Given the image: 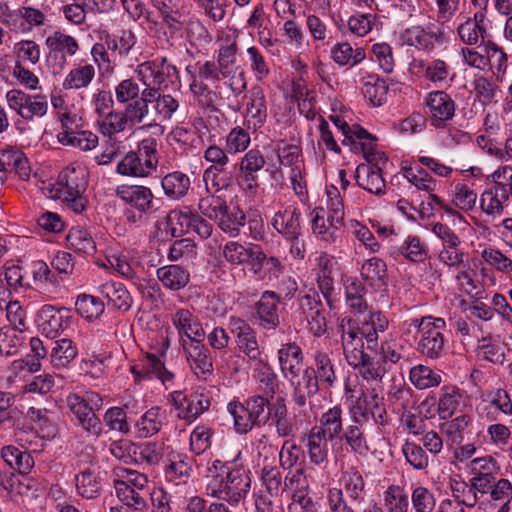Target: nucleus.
Listing matches in <instances>:
<instances>
[{"instance_id":"3","label":"nucleus","mask_w":512,"mask_h":512,"mask_svg":"<svg viewBox=\"0 0 512 512\" xmlns=\"http://www.w3.org/2000/svg\"><path fill=\"white\" fill-rule=\"evenodd\" d=\"M388 325V319L380 311H370L361 327L353 325L349 318H342L339 329L347 363L357 365L366 356L363 340H366L368 349H374L378 343V333L384 332Z\"/></svg>"},{"instance_id":"37","label":"nucleus","mask_w":512,"mask_h":512,"mask_svg":"<svg viewBox=\"0 0 512 512\" xmlns=\"http://www.w3.org/2000/svg\"><path fill=\"white\" fill-rule=\"evenodd\" d=\"M278 361L285 379L294 378L303 370V354L301 348L294 343L282 345L278 350Z\"/></svg>"},{"instance_id":"57","label":"nucleus","mask_w":512,"mask_h":512,"mask_svg":"<svg viewBox=\"0 0 512 512\" xmlns=\"http://www.w3.org/2000/svg\"><path fill=\"white\" fill-rule=\"evenodd\" d=\"M253 365V378L258 384V390L266 396H273L277 383V375L267 362L266 357L251 362Z\"/></svg>"},{"instance_id":"50","label":"nucleus","mask_w":512,"mask_h":512,"mask_svg":"<svg viewBox=\"0 0 512 512\" xmlns=\"http://www.w3.org/2000/svg\"><path fill=\"white\" fill-rule=\"evenodd\" d=\"M156 275L163 287L177 291L184 288L190 281V273L180 265H165L157 269Z\"/></svg>"},{"instance_id":"16","label":"nucleus","mask_w":512,"mask_h":512,"mask_svg":"<svg viewBox=\"0 0 512 512\" xmlns=\"http://www.w3.org/2000/svg\"><path fill=\"white\" fill-rule=\"evenodd\" d=\"M73 316L69 309L53 305H43L37 313L36 324L40 333L47 338L55 339L67 331Z\"/></svg>"},{"instance_id":"39","label":"nucleus","mask_w":512,"mask_h":512,"mask_svg":"<svg viewBox=\"0 0 512 512\" xmlns=\"http://www.w3.org/2000/svg\"><path fill=\"white\" fill-rule=\"evenodd\" d=\"M148 106L143 101H134L129 104L124 112L110 114L108 128H125L135 126L143 121L148 114Z\"/></svg>"},{"instance_id":"34","label":"nucleus","mask_w":512,"mask_h":512,"mask_svg":"<svg viewBox=\"0 0 512 512\" xmlns=\"http://www.w3.org/2000/svg\"><path fill=\"white\" fill-rule=\"evenodd\" d=\"M104 43L107 50L112 53L118 64H122L129 56L137 43L135 33L130 29H122L120 31L107 34L104 37Z\"/></svg>"},{"instance_id":"64","label":"nucleus","mask_w":512,"mask_h":512,"mask_svg":"<svg viewBox=\"0 0 512 512\" xmlns=\"http://www.w3.org/2000/svg\"><path fill=\"white\" fill-rule=\"evenodd\" d=\"M382 505L385 512H408L409 498L399 485H389L382 494Z\"/></svg>"},{"instance_id":"8","label":"nucleus","mask_w":512,"mask_h":512,"mask_svg":"<svg viewBox=\"0 0 512 512\" xmlns=\"http://www.w3.org/2000/svg\"><path fill=\"white\" fill-rule=\"evenodd\" d=\"M67 407L77 424L92 436H98L102 432V426L95 410L101 408L102 397L93 391L83 395L70 393L66 398Z\"/></svg>"},{"instance_id":"63","label":"nucleus","mask_w":512,"mask_h":512,"mask_svg":"<svg viewBox=\"0 0 512 512\" xmlns=\"http://www.w3.org/2000/svg\"><path fill=\"white\" fill-rule=\"evenodd\" d=\"M95 67L92 64L76 65L65 76L62 86L66 90L87 88L95 78Z\"/></svg>"},{"instance_id":"27","label":"nucleus","mask_w":512,"mask_h":512,"mask_svg":"<svg viewBox=\"0 0 512 512\" xmlns=\"http://www.w3.org/2000/svg\"><path fill=\"white\" fill-rule=\"evenodd\" d=\"M117 197L125 204L145 214L152 209L154 195L150 188L143 185H119L116 188Z\"/></svg>"},{"instance_id":"18","label":"nucleus","mask_w":512,"mask_h":512,"mask_svg":"<svg viewBox=\"0 0 512 512\" xmlns=\"http://www.w3.org/2000/svg\"><path fill=\"white\" fill-rule=\"evenodd\" d=\"M170 401L177 416L189 423L206 411L210 405L208 396L199 390L190 395H185L182 391H174L170 394Z\"/></svg>"},{"instance_id":"62","label":"nucleus","mask_w":512,"mask_h":512,"mask_svg":"<svg viewBox=\"0 0 512 512\" xmlns=\"http://www.w3.org/2000/svg\"><path fill=\"white\" fill-rule=\"evenodd\" d=\"M191 182L188 175L180 171H174L165 175L161 180L164 194L173 200H179L186 196Z\"/></svg>"},{"instance_id":"45","label":"nucleus","mask_w":512,"mask_h":512,"mask_svg":"<svg viewBox=\"0 0 512 512\" xmlns=\"http://www.w3.org/2000/svg\"><path fill=\"white\" fill-rule=\"evenodd\" d=\"M486 28L484 12H475L472 18H466L463 22L459 23L457 33L463 43L475 45L479 39L484 38Z\"/></svg>"},{"instance_id":"49","label":"nucleus","mask_w":512,"mask_h":512,"mask_svg":"<svg viewBox=\"0 0 512 512\" xmlns=\"http://www.w3.org/2000/svg\"><path fill=\"white\" fill-rule=\"evenodd\" d=\"M264 165L265 159L258 150L251 149L242 157L239 169L247 189L254 190L257 187V173Z\"/></svg>"},{"instance_id":"13","label":"nucleus","mask_w":512,"mask_h":512,"mask_svg":"<svg viewBox=\"0 0 512 512\" xmlns=\"http://www.w3.org/2000/svg\"><path fill=\"white\" fill-rule=\"evenodd\" d=\"M135 74L144 86L160 88L177 87L180 83L179 72L166 58L145 61L137 66Z\"/></svg>"},{"instance_id":"10","label":"nucleus","mask_w":512,"mask_h":512,"mask_svg":"<svg viewBox=\"0 0 512 512\" xmlns=\"http://www.w3.org/2000/svg\"><path fill=\"white\" fill-rule=\"evenodd\" d=\"M169 346L170 341L168 338H165L160 356H156L153 353H146L130 366V372L135 382L157 379L166 389L174 385L175 375L173 372L166 369L162 359Z\"/></svg>"},{"instance_id":"30","label":"nucleus","mask_w":512,"mask_h":512,"mask_svg":"<svg viewBox=\"0 0 512 512\" xmlns=\"http://www.w3.org/2000/svg\"><path fill=\"white\" fill-rule=\"evenodd\" d=\"M166 409L161 406H152L146 410L134 423L136 438L146 439L158 434L166 424Z\"/></svg>"},{"instance_id":"23","label":"nucleus","mask_w":512,"mask_h":512,"mask_svg":"<svg viewBox=\"0 0 512 512\" xmlns=\"http://www.w3.org/2000/svg\"><path fill=\"white\" fill-rule=\"evenodd\" d=\"M183 351L196 377L207 380L213 373V362L209 350L201 342L186 343L184 341Z\"/></svg>"},{"instance_id":"53","label":"nucleus","mask_w":512,"mask_h":512,"mask_svg":"<svg viewBox=\"0 0 512 512\" xmlns=\"http://www.w3.org/2000/svg\"><path fill=\"white\" fill-rule=\"evenodd\" d=\"M488 404L482 408V417L486 420L493 421L496 416L492 411L495 408L498 412L505 416L512 415V400L509 393L502 388L490 391L487 394Z\"/></svg>"},{"instance_id":"28","label":"nucleus","mask_w":512,"mask_h":512,"mask_svg":"<svg viewBox=\"0 0 512 512\" xmlns=\"http://www.w3.org/2000/svg\"><path fill=\"white\" fill-rule=\"evenodd\" d=\"M292 388V398L296 405L305 406L307 400L316 395L319 391L320 384L315 378L314 370L311 367L303 369L300 374H296L294 378L286 379Z\"/></svg>"},{"instance_id":"1","label":"nucleus","mask_w":512,"mask_h":512,"mask_svg":"<svg viewBox=\"0 0 512 512\" xmlns=\"http://www.w3.org/2000/svg\"><path fill=\"white\" fill-rule=\"evenodd\" d=\"M241 453L231 462L213 460L206 469V495L225 501L236 508L244 503L250 493L252 476L250 469L240 462Z\"/></svg>"},{"instance_id":"58","label":"nucleus","mask_w":512,"mask_h":512,"mask_svg":"<svg viewBox=\"0 0 512 512\" xmlns=\"http://www.w3.org/2000/svg\"><path fill=\"white\" fill-rule=\"evenodd\" d=\"M269 418L276 428L279 437H288L293 432V422L288 416L284 398L277 397L269 406Z\"/></svg>"},{"instance_id":"35","label":"nucleus","mask_w":512,"mask_h":512,"mask_svg":"<svg viewBox=\"0 0 512 512\" xmlns=\"http://www.w3.org/2000/svg\"><path fill=\"white\" fill-rule=\"evenodd\" d=\"M72 2L62 7L65 19L74 25L85 22L88 13L103 12L106 9L107 0H71Z\"/></svg>"},{"instance_id":"31","label":"nucleus","mask_w":512,"mask_h":512,"mask_svg":"<svg viewBox=\"0 0 512 512\" xmlns=\"http://www.w3.org/2000/svg\"><path fill=\"white\" fill-rule=\"evenodd\" d=\"M328 441V437L323 435L320 429H314L313 427L303 438L310 463L320 469H325L329 463Z\"/></svg>"},{"instance_id":"51","label":"nucleus","mask_w":512,"mask_h":512,"mask_svg":"<svg viewBox=\"0 0 512 512\" xmlns=\"http://www.w3.org/2000/svg\"><path fill=\"white\" fill-rule=\"evenodd\" d=\"M279 296L272 291H265L257 304V314L261 325L266 329H274L279 325L277 303Z\"/></svg>"},{"instance_id":"29","label":"nucleus","mask_w":512,"mask_h":512,"mask_svg":"<svg viewBox=\"0 0 512 512\" xmlns=\"http://www.w3.org/2000/svg\"><path fill=\"white\" fill-rule=\"evenodd\" d=\"M355 81L361 85V91L374 106H381L387 98L388 85L375 73L360 68L357 70Z\"/></svg>"},{"instance_id":"26","label":"nucleus","mask_w":512,"mask_h":512,"mask_svg":"<svg viewBox=\"0 0 512 512\" xmlns=\"http://www.w3.org/2000/svg\"><path fill=\"white\" fill-rule=\"evenodd\" d=\"M222 256L230 265H248L250 269L254 261L259 260L260 246L252 243H241L239 241H228L222 248Z\"/></svg>"},{"instance_id":"46","label":"nucleus","mask_w":512,"mask_h":512,"mask_svg":"<svg viewBox=\"0 0 512 512\" xmlns=\"http://www.w3.org/2000/svg\"><path fill=\"white\" fill-rule=\"evenodd\" d=\"M355 178L359 187L372 194L381 195L385 192L382 171L371 164H359L355 171Z\"/></svg>"},{"instance_id":"24","label":"nucleus","mask_w":512,"mask_h":512,"mask_svg":"<svg viewBox=\"0 0 512 512\" xmlns=\"http://www.w3.org/2000/svg\"><path fill=\"white\" fill-rule=\"evenodd\" d=\"M300 309L309 331L315 336H322L326 332L327 323L316 291L301 298Z\"/></svg>"},{"instance_id":"59","label":"nucleus","mask_w":512,"mask_h":512,"mask_svg":"<svg viewBox=\"0 0 512 512\" xmlns=\"http://www.w3.org/2000/svg\"><path fill=\"white\" fill-rule=\"evenodd\" d=\"M314 429H320L323 435L330 441L340 438L343 433L342 409L336 405L325 411L320 419L319 425L313 426Z\"/></svg>"},{"instance_id":"43","label":"nucleus","mask_w":512,"mask_h":512,"mask_svg":"<svg viewBox=\"0 0 512 512\" xmlns=\"http://www.w3.org/2000/svg\"><path fill=\"white\" fill-rule=\"evenodd\" d=\"M463 401L462 390L453 384H445L440 388L437 399V412L440 419H449Z\"/></svg>"},{"instance_id":"48","label":"nucleus","mask_w":512,"mask_h":512,"mask_svg":"<svg viewBox=\"0 0 512 512\" xmlns=\"http://www.w3.org/2000/svg\"><path fill=\"white\" fill-rule=\"evenodd\" d=\"M439 426L440 432L451 444H461L465 435L471 433L472 417L467 414L458 415L455 418L444 419Z\"/></svg>"},{"instance_id":"55","label":"nucleus","mask_w":512,"mask_h":512,"mask_svg":"<svg viewBox=\"0 0 512 512\" xmlns=\"http://www.w3.org/2000/svg\"><path fill=\"white\" fill-rule=\"evenodd\" d=\"M346 305L356 314H362L367 310L364 299L365 287L356 277L343 278Z\"/></svg>"},{"instance_id":"11","label":"nucleus","mask_w":512,"mask_h":512,"mask_svg":"<svg viewBox=\"0 0 512 512\" xmlns=\"http://www.w3.org/2000/svg\"><path fill=\"white\" fill-rule=\"evenodd\" d=\"M114 488L117 498L126 506L139 509L144 505V499L140 496L148 483L145 474L127 468L115 469Z\"/></svg>"},{"instance_id":"19","label":"nucleus","mask_w":512,"mask_h":512,"mask_svg":"<svg viewBox=\"0 0 512 512\" xmlns=\"http://www.w3.org/2000/svg\"><path fill=\"white\" fill-rule=\"evenodd\" d=\"M171 323L176 329L179 339L184 344L202 342L205 338L203 325L192 311L186 308H177L170 316Z\"/></svg>"},{"instance_id":"52","label":"nucleus","mask_w":512,"mask_h":512,"mask_svg":"<svg viewBox=\"0 0 512 512\" xmlns=\"http://www.w3.org/2000/svg\"><path fill=\"white\" fill-rule=\"evenodd\" d=\"M26 420L42 434V437L51 439L57 433L54 413L46 408L30 407L26 413Z\"/></svg>"},{"instance_id":"47","label":"nucleus","mask_w":512,"mask_h":512,"mask_svg":"<svg viewBox=\"0 0 512 512\" xmlns=\"http://www.w3.org/2000/svg\"><path fill=\"white\" fill-rule=\"evenodd\" d=\"M56 138L62 145L83 151L92 150L99 143L98 135L92 130H57Z\"/></svg>"},{"instance_id":"38","label":"nucleus","mask_w":512,"mask_h":512,"mask_svg":"<svg viewBox=\"0 0 512 512\" xmlns=\"http://www.w3.org/2000/svg\"><path fill=\"white\" fill-rule=\"evenodd\" d=\"M360 275L362 280L374 289L384 290L387 286V265L381 258L374 256L365 260L361 265Z\"/></svg>"},{"instance_id":"40","label":"nucleus","mask_w":512,"mask_h":512,"mask_svg":"<svg viewBox=\"0 0 512 512\" xmlns=\"http://www.w3.org/2000/svg\"><path fill=\"white\" fill-rule=\"evenodd\" d=\"M98 292L114 309L127 311L132 305V297L121 282L106 281L98 286Z\"/></svg>"},{"instance_id":"33","label":"nucleus","mask_w":512,"mask_h":512,"mask_svg":"<svg viewBox=\"0 0 512 512\" xmlns=\"http://www.w3.org/2000/svg\"><path fill=\"white\" fill-rule=\"evenodd\" d=\"M272 228L283 237L302 230L301 212L295 205H282L270 219Z\"/></svg>"},{"instance_id":"54","label":"nucleus","mask_w":512,"mask_h":512,"mask_svg":"<svg viewBox=\"0 0 512 512\" xmlns=\"http://www.w3.org/2000/svg\"><path fill=\"white\" fill-rule=\"evenodd\" d=\"M2 165L5 166V172H13L23 181H28L32 176L30 162L25 154L19 150H3Z\"/></svg>"},{"instance_id":"4","label":"nucleus","mask_w":512,"mask_h":512,"mask_svg":"<svg viewBox=\"0 0 512 512\" xmlns=\"http://www.w3.org/2000/svg\"><path fill=\"white\" fill-rule=\"evenodd\" d=\"M344 391L353 423L364 424L372 418L378 425L386 424L387 412L380 387L365 388L356 377L354 380H347Z\"/></svg>"},{"instance_id":"6","label":"nucleus","mask_w":512,"mask_h":512,"mask_svg":"<svg viewBox=\"0 0 512 512\" xmlns=\"http://www.w3.org/2000/svg\"><path fill=\"white\" fill-rule=\"evenodd\" d=\"M159 228H163L166 235L171 237L193 234L207 239L213 232V226L188 207L170 211L165 220L159 223Z\"/></svg>"},{"instance_id":"61","label":"nucleus","mask_w":512,"mask_h":512,"mask_svg":"<svg viewBox=\"0 0 512 512\" xmlns=\"http://www.w3.org/2000/svg\"><path fill=\"white\" fill-rule=\"evenodd\" d=\"M216 223L222 232L236 238L240 235L241 228L246 224V216L238 206H227Z\"/></svg>"},{"instance_id":"14","label":"nucleus","mask_w":512,"mask_h":512,"mask_svg":"<svg viewBox=\"0 0 512 512\" xmlns=\"http://www.w3.org/2000/svg\"><path fill=\"white\" fill-rule=\"evenodd\" d=\"M344 136L343 143L349 144L354 153H362L366 159L365 164H371L380 171L385 167L388 157L379 151L375 144L377 138L368 130H341Z\"/></svg>"},{"instance_id":"7","label":"nucleus","mask_w":512,"mask_h":512,"mask_svg":"<svg viewBox=\"0 0 512 512\" xmlns=\"http://www.w3.org/2000/svg\"><path fill=\"white\" fill-rule=\"evenodd\" d=\"M158 165L157 143L144 139L136 151L128 152L117 164L116 172L122 176L143 178L151 175Z\"/></svg>"},{"instance_id":"22","label":"nucleus","mask_w":512,"mask_h":512,"mask_svg":"<svg viewBox=\"0 0 512 512\" xmlns=\"http://www.w3.org/2000/svg\"><path fill=\"white\" fill-rule=\"evenodd\" d=\"M431 123L434 126H440L453 118L455 114V102L443 90L429 92L424 101Z\"/></svg>"},{"instance_id":"2","label":"nucleus","mask_w":512,"mask_h":512,"mask_svg":"<svg viewBox=\"0 0 512 512\" xmlns=\"http://www.w3.org/2000/svg\"><path fill=\"white\" fill-rule=\"evenodd\" d=\"M89 172L85 165L72 163L64 168L55 181L42 182V194L52 200H59L75 213L83 212L88 204L85 191Z\"/></svg>"},{"instance_id":"32","label":"nucleus","mask_w":512,"mask_h":512,"mask_svg":"<svg viewBox=\"0 0 512 512\" xmlns=\"http://www.w3.org/2000/svg\"><path fill=\"white\" fill-rule=\"evenodd\" d=\"M498 475H472L469 480V489L475 494H488L494 498L506 496L510 489V480L507 478H497Z\"/></svg>"},{"instance_id":"41","label":"nucleus","mask_w":512,"mask_h":512,"mask_svg":"<svg viewBox=\"0 0 512 512\" xmlns=\"http://www.w3.org/2000/svg\"><path fill=\"white\" fill-rule=\"evenodd\" d=\"M217 61L222 73H228L229 68L236 63L237 59V35L233 32L222 31L216 39Z\"/></svg>"},{"instance_id":"25","label":"nucleus","mask_w":512,"mask_h":512,"mask_svg":"<svg viewBox=\"0 0 512 512\" xmlns=\"http://www.w3.org/2000/svg\"><path fill=\"white\" fill-rule=\"evenodd\" d=\"M405 177L418 190L429 194L428 202L426 204L422 203L421 211L423 214L429 215L434 207H442V199L433 194L437 190V182L428 172L422 168L416 170L411 168L405 171Z\"/></svg>"},{"instance_id":"17","label":"nucleus","mask_w":512,"mask_h":512,"mask_svg":"<svg viewBox=\"0 0 512 512\" xmlns=\"http://www.w3.org/2000/svg\"><path fill=\"white\" fill-rule=\"evenodd\" d=\"M5 99L9 108L16 111L25 120L42 117L48 109L45 97L29 95L20 89L9 90L5 95Z\"/></svg>"},{"instance_id":"42","label":"nucleus","mask_w":512,"mask_h":512,"mask_svg":"<svg viewBox=\"0 0 512 512\" xmlns=\"http://www.w3.org/2000/svg\"><path fill=\"white\" fill-rule=\"evenodd\" d=\"M330 58L339 67L353 68L365 60L366 52L362 47H353L349 42L343 41L331 47Z\"/></svg>"},{"instance_id":"56","label":"nucleus","mask_w":512,"mask_h":512,"mask_svg":"<svg viewBox=\"0 0 512 512\" xmlns=\"http://www.w3.org/2000/svg\"><path fill=\"white\" fill-rule=\"evenodd\" d=\"M260 258L254 261L251 272L260 280L272 282L277 280L284 272L281 261L274 257H268L260 247Z\"/></svg>"},{"instance_id":"36","label":"nucleus","mask_w":512,"mask_h":512,"mask_svg":"<svg viewBox=\"0 0 512 512\" xmlns=\"http://www.w3.org/2000/svg\"><path fill=\"white\" fill-rule=\"evenodd\" d=\"M192 459L183 453H171L165 466V478L174 485L184 484L192 473Z\"/></svg>"},{"instance_id":"9","label":"nucleus","mask_w":512,"mask_h":512,"mask_svg":"<svg viewBox=\"0 0 512 512\" xmlns=\"http://www.w3.org/2000/svg\"><path fill=\"white\" fill-rule=\"evenodd\" d=\"M407 73L413 82H428L438 88L449 85L455 77L451 66L440 58L427 60L412 57L408 63Z\"/></svg>"},{"instance_id":"12","label":"nucleus","mask_w":512,"mask_h":512,"mask_svg":"<svg viewBox=\"0 0 512 512\" xmlns=\"http://www.w3.org/2000/svg\"><path fill=\"white\" fill-rule=\"evenodd\" d=\"M45 45L46 63L54 74L61 73L67 66L68 57L75 56L80 48L75 37L60 30L50 33L45 39Z\"/></svg>"},{"instance_id":"44","label":"nucleus","mask_w":512,"mask_h":512,"mask_svg":"<svg viewBox=\"0 0 512 512\" xmlns=\"http://www.w3.org/2000/svg\"><path fill=\"white\" fill-rule=\"evenodd\" d=\"M2 484L11 495L19 494L31 498L38 497L44 490L42 482L27 475L19 477L11 474L2 481Z\"/></svg>"},{"instance_id":"21","label":"nucleus","mask_w":512,"mask_h":512,"mask_svg":"<svg viewBox=\"0 0 512 512\" xmlns=\"http://www.w3.org/2000/svg\"><path fill=\"white\" fill-rule=\"evenodd\" d=\"M314 261L315 265L311 270V276L315 280L328 306L333 308V297L335 294L334 279L332 277L334 257L322 252L315 257Z\"/></svg>"},{"instance_id":"60","label":"nucleus","mask_w":512,"mask_h":512,"mask_svg":"<svg viewBox=\"0 0 512 512\" xmlns=\"http://www.w3.org/2000/svg\"><path fill=\"white\" fill-rule=\"evenodd\" d=\"M340 484L352 501L357 503L364 501L366 483L361 472L356 467H348L342 471Z\"/></svg>"},{"instance_id":"15","label":"nucleus","mask_w":512,"mask_h":512,"mask_svg":"<svg viewBox=\"0 0 512 512\" xmlns=\"http://www.w3.org/2000/svg\"><path fill=\"white\" fill-rule=\"evenodd\" d=\"M400 38L404 45L426 53L432 52L444 43L441 27L433 22L408 27L401 33Z\"/></svg>"},{"instance_id":"20","label":"nucleus","mask_w":512,"mask_h":512,"mask_svg":"<svg viewBox=\"0 0 512 512\" xmlns=\"http://www.w3.org/2000/svg\"><path fill=\"white\" fill-rule=\"evenodd\" d=\"M229 327L236 337L239 351L245 355L250 363L264 357L260 350L256 333L248 323L240 318L232 317Z\"/></svg>"},{"instance_id":"5","label":"nucleus","mask_w":512,"mask_h":512,"mask_svg":"<svg viewBox=\"0 0 512 512\" xmlns=\"http://www.w3.org/2000/svg\"><path fill=\"white\" fill-rule=\"evenodd\" d=\"M410 326L419 334L418 351L431 360H437L445 354L446 322L443 318L425 316L413 318Z\"/></svg>"}]
</instances>
